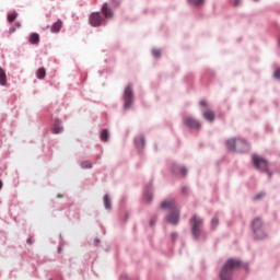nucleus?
<instances>
[{"label": "nucleus", "instance_id": "obj_27", "mask_svg": "<svg viewBox=\"0 0 280 280\" xmlns=\"http://www.w3.org/2000/svg\"><path fill=\"white\" fill-rule=\"evenodd\" d=\"M14 32H16V28H14V27H10V28H9V33H10V34H14Z\"/></svg>", "mask_w": 280, "mask_h": 280}, {"label": "nucleus", "instance_id": "obj_8", "mask_svg": "<svg viewBox=\"0 0 280 280\" xmlns=\"http://www.w3.org/2000/svg\"><path fill=\"white\" fill-rule=\"evenodd\" d=\"M124 108L128 110L132 106V86L127 85L124 92Z\"/></svg>", "mask_w": 280, "mask_h": 280}, {"label": "nucleus", "instance_id": "obj_30", "mask_svg": "<svg viewBox=\"0 0 280 280\" xmlns=\"http://www.w3.org/2000/svg\"><path fill=\"white\" fill-rule=\"evenodd\" d=\"M145 198H147V202H152V196L151 195H148Z\"/></svg>", "mask_w": 280, "mask_h": 280}, {"label": "nucleus", "instance_id": "obj_2", "mask_svg": "<svg viewBox=\"0 0 280 280\" xmlns=\"http://www.w3.org/2000/svg\"><path fill=\"white\" fill-rule=\"evenodd\" d=\"M242 266V261L240 259L231 258L226 260L224 264L221 273L220 279L221 280H232L233 279V271L237 270Z\"/></svg>", "mask_w": 280, "mask_h": 280}, {"label": "nucleus", "instance_id": "obj_21", "mask_svg": "<svg viewBox=\"0 0 280 280\" xmlns=\"http://www.w3.org/2000/svg\"><path fill=\"white\" fill-rule=\"evenodd\" d=\"M81 167L83 170H91V167H93V163H91V161H84L81 163Z\"/></svg>", "mask_w": 280, "mask_h": 280}, {"label": "nucleus", "instance_id": "obj_1", "mask_svg": "<svg viewBox=\"0 0 280 280\" xmlns=\"http://www.w3.org/2000/svg\"><path fill=\"white\" fill-rule=\"evenodd\" d=\"M161 209H165L170 211L168 215L166 217V221L170 224H178L180 220V210L178 209V206L176 205V200L174 199H166L162 201Z\"/></svg>", "mask_w": 280, "mask_h": 280}, {"label": "nucleus", "instance_id": "obj_4", "mask_svg": "<svg viewBox=\"0 0 280 280\" xmlns=\"http://www.w3.org/2000/svg\"><path fill=\"white\" fill-rule=\"evenodd\" d=\"M202 224H203V221L198 215H194L190 219L191 233L196 240H198V237L202 235Z\"/></svg>", "mask_w": 280, "mask_h": 280}, {"label": "nucleus", "instance_id": "obj_11", "mask_svg": "<svg viewBox=\"0 0 280 280\" xmlns=\"http://www.w3.org/2000/svg\"><path fill=\"white\" fill-rule=\"evenodd\" d=\"M101 12L105 19H113V9H110V5H108L107 2L103 4Z\"/></svg>", "mask_w": 280, "mask_h": 280}, {"label": "nucleus", "instance_id": "obj_37", "mask_svg": "<svg viewBox=\"0 0 280 280\" xmlns=\"http://www.w3.org/2000/svg\"><path fill=\"white\" fill-rule=\"evenodd\" d=\"M27 242L30 243V242H32V241L28 240Z\"/></svg>", "mask_w": 280, "mask_h": 280}, {"label": "nucleus", "instance_id": "obj_10", "mask_svg": "<svg viewBox=\"0 0 280 280\" xmlns=\"http://www.w3.org/2000/svg\"><path fill=\"white\" fill-rule=\"evenodd\" d=\"M172 171H173V174H175L176 176H178V175L187 176V167H185V166L174 164Z\"/></svg>", "mask_w": 280, "mask_h": 280}, {"label": "nucleus", "instance_id": "obj_14", "mask_svg": "<svg viewBox=\"0 0 280 280\" xmlns=\"http://www.w3.org/2000/svg\"><path fill=\"white\" fill-rule=\"evenodd\" d=\"M60 30H62V21L58 20L56 23L52 24L51 32L52 34H58Z\"/></svg>", "mask_w": 280, "mask_h": 280}, {"label": "nucleus", "instance_id": "obj_23", "mask_svg": "<svg viewBox=\"0 0 280 280\" xmlns=\"http://www.w3.org/2000/svg\"><path fill=\"white\" fill-rule=\"evenodd\" d=\"M218 224H220V220H218V218H213L211 220V226L212 229H215V226H218Z\"/></svg>", "mask_w": 280, "mask_h": 280}, {"label": "nucleus", "instance_id": "obj_7", "mask_svg": "<svg viewBox=\"0 0 280 280\" xmlns=\"http://www.w3.org/2000/svg\"><path fill=\"white\" fill-rule=\"evenodd\" d=\"M105 19L102 16L100 12H93L89 16V23L92 27H101L102 23H104Z\"/></svg>", "mask_w": 280, "mask_h": 280}, {"label": "nucleus", "instance_id": "obj_26", "mask_svg": "<svg viewBox=\"0 0 280 280\" xmlns=\"http://www.w3.org/2000/svg\"><path fill=\"white\" fill-rule=\"evenodd\" d=\"M273 75L277 80H280V68L275 71Z\"/></svg>", "mask_w": 280, "mask_h": 280}, {"label": "nucleus", "instance_id": "obj_31", "mask_svg": "<svg viewBox=\"0 0 280 280\" xmlns=\"http://www.w3.org/2000/svg\"><path fill=\"white\" fill-rule=\"evenodd\" d=\"M200 106L207 107V101H201V102H200Z\"/></svg>", "mask_w": 280, "mask_h": 280}, {"label": "nucleus", "instance_id": "obj_28", "mask_svg": "<svg viewBox=\"0 0 280 280\" xmlns=\"http://www.w3.org/2000/svg\"><path fill=\"white\" fill-rule=\"evenodd\" d=\"M139 141L142 143V145H145V139H143V137H140Z\"/></svg>", "mask_w": 280, "mask_h": 280}, {"label": "nucleus", "instance_id": "obj_15", "mask_svg": "<svg viewBox=\"0 0 280 280\" xmlns=\"http://www.w3.org/2000/svg\"><path fill=\"white\" fill-rule=\"evenodd\" d=\"M0 84L1 86H5V84H8V77L5 75L3 68H0Z\"/></svg>", "mask_w": 280, "mask_h": 280}, {"label": "nucleus", "instance_id": "obj_35", "mask_svg": "<svg viewBox=\"0 0 280 280\" xmlns=\"http://www.w3.org/2000/svg\"><path fill=\"white\" fill-rule=\"evenodd\" d=\"M150 224H151V226H154V221H151Z\"/></svg>", "mask_w": 280, "mask_h": 280}, {"label": "nucleus", "instance_id": "obj_12", "mask_svg": "<svg viewBox=\"0 0 280 280\" xmlns=\"http://www.w3.org/2000/svg\"><path fill=\"white\" fill-rule=\"evenodd\" d=\"M28 42L31 45H38L40 43V35H38V33H32L28 36Z\"/></svg>", "mask_w": 280, "mask_h": 280}, {"label": "nucleus", "instance_id": "obj_33", "mask_svg": "<svg viewBox=\"0 0 280 280\" xmlns=\"http://www.w3.org/2000/svg\"><path fill=\"white\" fill-rule=\"evenodd\" d=\"M3 188V182L0 179V189Z\"/></svg>", "mask_w": 280, "mask_h": 280}, {"label": "nucleus", "instance_id": "obj_9", "mask_svg": "<svg viewBox=\"0 0 280 280\" xmlns=\"http://www.w3.org/2000/svg\"><path fill=\"white\" fill-rule=\"evenodd\" d=\"M184 124L188 128H192L195 130H200V121H198L197 119H195L192 117H189V116L185 117Z\"/></svg>", "mask_w": 280, "mask_h": 280}, {"label": "nucleus", "instance_id": "obj_18", "mask_svg": "<svg viewBox=\"0 0 280 280\" xmlns=\"http://www.w3.org/2000/svg\"><path fill=\"white\" fill-rule=\"evenodd\" d=\"M104 205H105V209H107L108 211H110V209H113V207L110 205V197L108 195L104 196Z\"/></svg>", "mask_w": 280, "mask_h": 280}, {"label": "nucleus", "instance_id": "obj_13", "mask_svg": "<svg viewBox=\"0 0 280 280\" xmlns=\"http://www.w3.org/2000/svg\"><path fill=\"white\" fill-rule=\"evenodd\" d=\"M203 117L207 119V121H213L215 119V113L211 109H206L203 112Z\"/></svg>", "mask_w": 280, "mask_h": 280}, {"label": "nucleus", "instance_id": "obj_20", "mask_svg": "<svg viewBox=\"0 0 280 280\" xmlns=\"http://www.w3.org/2000/svg\"><path fill=\"white\" fill-rule=\"evenodd\" d=\"M109 137H110V135L108 133V130H106V129L102 130V132H101V139H102L103 141H108Z\"/></svg>", "mask_w": 280, "mask_h": 280}, {"label": "nucleus", "instance_id": "obj_34", "mask_svg": "<svg viewBox=\"0 0 280 280\" xmlns=\"http://www.w3.org/2000/svg\"><path fill=\"white\" fill-rule=\"evenodd\" d=\"M15 27H21L20 22H16V23H15Z\"/></svg>", "mask_w": 280, "mask_h": 280}, {"label": "nucleus", "instance_id": "obj_24", "mask_svg": "<svg viewBox=\"0 0 280 280\" xmlns=\"http://www.w3.org/2000/svg\"><path fill=\"white\" fill-rule=\"evenodd\" d=\"M152 54H153L154 58H161V50H159V49H153V50H152Z\"/></svg>", "mask_w": 280, "mask_h": 280}, {"label": "nucleus", "instance_id": "obj_16", "mask_svg": "<svg viewBox=\"0 0 280 280\" xmlns=\"http://www.w3.org/2000/svg\"><path fill=\"white\" fill-rule=\"evenodd\" d=\"M54 135H60L62 132V126H60V120H56L52 127Z\"/></svg>", "mask_w": 280, "mask_h": 280}, {"label": "nucleus", "instance_id": "obj_36", "mask_svg": "<svg viewBox=\"0 0 280 280\" xmlns=\"http://www.w3.org/2000/svg\"><path fill=\"white\" fill-rule=\"evenodd\" d=\"M27 242L30 243V242H32V241L28 240Z\"/></svg>", "mask_w": 280, "mask_h": 280}, {"label": "nucleus", "instance_id": "obj_38", "mask_svg": "<svg viewBox=\"0 0 280 280\" xmlns=\"http://www.w3.org/2000/svg\"><path fill=\"white\" fill-rule=\"evenodd\" d=\"M255 1H259V0H255Z\"/></svg>", "mask_w": 280, "mask_h": 280}, {"label": "nucleus", "instance_id": "obj_3", "mask_svg": "<svg viewBox=\"0 0 280 280\" xmlns=\"http://www.w3.org/2000/svg\"><path fill=\"white\" fill-rule=\"evenodd\" d=\"M226 147L228 150H230L231 152H240L241 154H243L244 152H248V150H250V144H248L246 140L240 138L229 139L226 141Z\"/></svg>", "mask_w": 280, "mask_h": 280}, {"label": "nucleus", "instance_id": "obj_32", "mask_svg": "<svg viewBox=\"0 0 280 280\" xmlns=\"http://www.w3.org/2000/svg\"><path fill=\"white\" fill-rule=\"evenodd\" d=\"M241 1L242 0H235L234 5H236V7L240 5Z\"/></svg>", "mask_w": 280, "mask_h": 280}, {"label": "nucleus", "instance_id": "obj_29", "mask_svg": "<svg viewBox=\"0 0 280 280\" xmlns=\"http://www.w3.org/2000/svg\"><path fill=\"white\" fill-rule=\"evenodd\" d=\"M182 194H184V196L187 195V187L184 186V187L182 188Z\"/></svg>", "mask_w": 280, "mask_h": 280}, {"label": "nucleus", "instance_id": "obj_5", "mask_svg": "<svg viewBox=\"0 0 280 280\" xmlns=\"http://www.w3.org/2000/svg\"><path fill=\"white\" fill-rule=\"evenodd\" d=\"M252 226L258 240H264V237H266V232L261 231V226H264V221L261 220V218H255L252 222Z\"/></svg>", "mask_w": 280, "mask_h": 280}, {"label": "nucleus", "instance_id": "obj_22", "mask_svg": "<svg viewBox=\"0 0 280 280\" xmlns=\"http://www.w3.org/2000/svg\"><path fill=\"white\" fill-rule=\"evenodd\" d=\"M189 3H191L192 5H196V7H200V5H203L205 4V0H188Z\"/></svg>", "mask_w": 280, "mask_h": 280}, {"label": "nucleus", "instance_id": "obj_17", "mask_svg": "<svg viewBox=\"0 0 280 280\" xmlns=\"http://www.w3.org/2000/svg\"><path fill=\"white\" fill-rule=\"evenodd\" d=\"M38 80H45V75H47V70L45 68H39L36 73Z\"/></svg>", "mask_w": 280, "mask_h": 280}, {"label": "nucleus", "instance_id": "obj_25", "mask_svg": "<svg viewBox=\"0 0 280 280\" xmlns=\"http://www.w3.org/2000/svg\"><path fill=\"white\" fill-rule=\"evenodd\" d=\"M264 196H266V192H260L254 197V200H261V198H264Z\"/></svg>", "mask_w": 280, "mask_h": 280}, {"label": "nucleus", "instance_id": "obj_6", "mask_svg": "<svg viewBox=\"0 0 280 280\" xmlns=\"http://www.w3.org/2000/svg\"><path fill=\"white\" fill-rule=\"evenodd\" d=\"M252 159L256 170H260L261 172L268 171V160L259 155H253Z\"/></svg>", "mask_w": 280, "mask_h": 280}, {"label": "nucleus", "instance_id": "obj_19", "mask_svg": "<svg viewBox=\"0 0 280 280\" xmlns=\"http://www.w3.org/2000/svg\"><path fill=\"white\" fill-rule=\"evenodd\" d=\"M16 16H19V13H16V12H12V13H10L9 15H8V22L9 23H14V21H16Z\"/></svg>", "mask_w": 280, "mask_h": 280}]
</instances>
